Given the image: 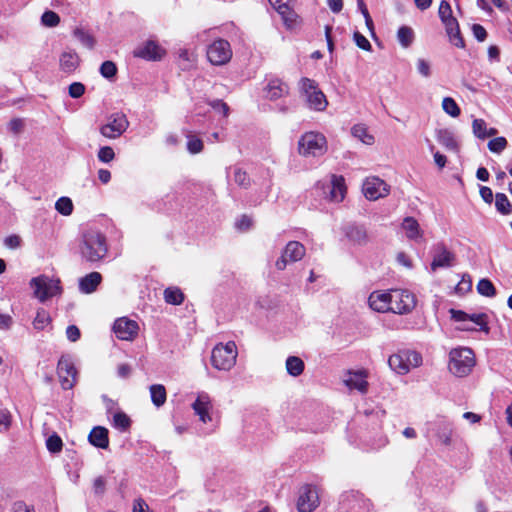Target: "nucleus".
Listing matches in <instances>:
<instances>
[{"label": "nucleus", "mask_w": 512, "mask_h": 512, "mask_svg": "<svg viewBox=\"0 0 512 512\" xmlns=\"http://www.w3.org/2000/svg\"><path fill=\"white\" fill-rule=\"evenodd\" d=\"M79 251L87 262L102 260L108 251L105 236L97 230L88 229L81 235Z\"/></svg>", "instance_id": "1"}, {"label": "nucleus", "mask_w": 512, "mask_h": 512, "mask_svg": "<svg viewBox=\"0 0 512 512\" xmlns=\"http://www.w3.org/2000/svg\"><path fill=\"white\" fill-rule=\"evenodd\" d=\"M475 364V354L469 347H457L449 352L448 369L456 377L469 375Z\"/></svg>", "instance_id": "2"}, {"label": "nucleus", "mask_w": 512, "mask_h": 512, "mask_svg": "<svg viewBox=\"0 0 512 512\" xmlns=\"http://www.w3.org/2000/svg\"><path fill=\"white\" fill-rule=\"evenodd\" d=\"M328 150L324 134L316 131L304 133L298 140V153L305 158H318Z\"/></svg>", "instance_id": "3"}, {"label": "nucleus", "mask_w": 512, "mask_h": 512, "mask_svg": "<svg viewBox=\"0 0 512 512\" xmlns=\"http://www.w3.org/2000/svg\"><path fill=\"white\" fill-rule=\"evenodd\" d=\"M422 364V355L419 352L410 349L399 350L388 358L389 367L399 375H406L412 369L418 368Z\"/></svg>", "instance_id": "4"}, {"label": "nucleus", "mask_w": 512, "mask_h": 512, "mask_svg": "<svg viewBox=\"0 0 512 512\" xmlns=\"http://www.w3.org/2000/svg\"><path fill=\"white\" fill-rule=\"evenodd\" d=\"M238 356L237 346L234 341L218 343L211 352V364L219 371H230L236 364Z\"/></svg>", "instance_id": "5"}, {"label": "nucleus", "mask_w": 512, "mask_h": 512, "mask_svg": "<svg viewBox=\"0 0 512 512\" xmlns=\"http://www.w3.org/2000/svg\"><path fill=\"white\" fill-rule=\"evenodd\" d=\"M300 91L304 95L308 107L315 111H324L328 101L324 93L318 89L314 80L302 78L300 81Z\"/></svg>", "instance_id": "6"}, {"label": "nucleus", "mask_w": 512, "mask_h": 512, "mask_svg": "<svg viewBox=\"0 0 512 512\" xmlns=\"http://www.w3.org/2000/svg\"><path fill=\"white\" fill-rule=\"evenodd\" d=\"M30 286L34 290V296L41 302H45L61 292L60 281L46 275L32 278Z\"/></svg>", "instance_id": "7"}, {"label": "nucleus", "mask_w": 512, "mask_h": 512, "mask_svg": "<svg viewBox=\"0 0 512 512\" xmlns=\"http://www.w3.org/2000/svg\"><path fill=\"white\" fill-rule=\"evenodd\" d=\"M57 374L61 387L72 389L77 383V370L70 355H62L57 364Z\"/></svg>", "instance_id": "8"}, {"label": "nucleus", "mask_w": 512, "mask_h": 512, "mask_svg": "<svg viewBox=\"0 0 512 512\" xmlns=\"http://www.w3.org/2000/svg\"><path fill=\"white\" fill-rule=\"evenodd\" d=\"M415 295L403 289L391 290V308L396 314H408L416 307Z\"/></svg>", "instance_id": "9"}, {"label": "nucleus", "mask_w": 512, "mask_h": 512, "mask_svg": "<svg viewBox=\"0 0 512 512\" xmlns=\"http://www.w3.org/2000/svg\"><path fill=\"white\" fill-rule=\"evenodd\" d=\"M207 58L213 65H224L232 58L230 43L224 39L213 41L207 48Z\"/></svg>", "instance_id": "10"}, {"label": "nucleus", "mask_w": 512, "mask_h": 512, "mask_svg": "<svg viewBox=\"0 0 512 512\" xmlns=\"http://www.w3.org/2000/svg\"><path fill=\"white\" fill-rule=\"evenodd\" d=\"M129 122L123 113L112 114L107 123L103 124L99 131L100 134L108 139L119 138L128 128Z\"/></svg>", "instance_id": "11"}, {"label": "nucleus", "mask_w": 512, "mask_h": 512, "mask_svg": "<svg viewBox=\"0 0 512 512\" xmlns=\"http://www.w3.org/2000/svg\"><path fill=\"white\" fill-rule=\"evenodd\" d=\"M305 253L306 249L300 242H288L281 256L275 262L276 269L283 271L289 263L300 261L305 256Z\"/></svg>", "instance_id": "12"}, {"label": "nucleus", "mask_w": 512, "mask_h": 512, "mask_svg": "<svg viewBox=\"0 0 512 512\" xmlns=\"http://www.w3.org/2000/svg\"><path fill=\"white\" fill-rule=\"evenodd\" d=\"M319 494L315 487L304 485L299 490L297 509L299 512H312L319 506Z\"/></svg>", "instance_id": "13"}, {"label": "nucleus", "mask_w": 512, "mask_h": 512, "mask_svg": "<svg viewBox=\"0 0 512 512\" xmlns=\"http://www.w3.org/2000/svg\"><path fill=\"white\" fill-rule=\"evenodd\" d=\"M362 192L368 200L376 201L389 194V186L378 177H368L363 182Z\"/></svg>", "instance_id": "14"}, {"label": "nucleus", "mask_w": 512, "mask_h": 512, "mask_svg": "<svg viewBox=\"0 0 512 512\" xmlns=\"http://www.w3.org/2000/svg\"><path fill=\"white\" fill-rule=\"evenodd\" d=\"M115 336L122 341H133L139 333V325L136 321L127 317H121L115 320L113 324Z\"/></svg>", "instance_id": "15"}, {"label": "nucleus", "mask_w": 512, "mask_h": 512, "mask_svg": "<svg viewBox=\"0 0 512 512\" xmlns=\"http://www.w3.org/2000/svg\"><path fill=\"white\" fill-rule=\"evenodd\" d=\"M191 407L195 415L198 416L200 422L207 424L212 421L211 412L213 410V403L212 398L207 392H198Z\"/></svg>", "instance_id": "16"}, {"label": "nucleus", "mask_w": 512, "mask_h": 512, "mask_svg": "<svg viewBox=\"0 0 512 512\" xmlns=\"http://www.w3.org/2000/svg\"><path fill=\"white\" fill-rule=\"evenodd\" d=\"M134 56L149 61H155L162 58L165 50L155 41L148 40L134 50Z\"/></svg>", "instance_id": "17"}, {"label": "nucleus", "mask_w": 512, "mask_h": 512, "mask_svg": "<svg viewBox=\"0 0 512 512\" xmlns=\"http://www.w3.org/2000/svg\"><path fill=\"white\" fill-rule=\"evenodd\" d=\"M450 314L451 318L457 322L471 321L478 325L481 331L485 332L486 334L489 333L487 315L484 313L467 314L461 310L451 309Z\"/></svg>", "instance_id": "18"}, {"label": "nucleus", "mask_w": 512, "mask_h": 512, "mask_svg": "<svg viewBox=\"0 0 512 512\" xmlns=\"http://www.w3.org/2000/svg\"><path fill=\"white\" fill-rule=\"evenodd\" d=\"M370 308L379 313L392 312L391 291H374L368 298Z\"/></svg>", "instance_id": "19"}, {"label": "nucleus", "mask_w": 512, "mask_h": 512, "mask_svg": "<svg viewBox=\"0 0 512 512\" xmlns=\"http://www.w3.org/2000/svg\"><path fill=\"white\" fill-rule=\"evenodd\" d=\"M346 191L347 188L344 177L341 175H331L328 194L329 200L336 203L341 202L345 198Z\"/></svg>", "instance_id": "20"}, {"label": "nucleus", "mask_w": 512, "mask_h": 512, "mask_svg": "<svg viewBox=\"0 0 512 512\" xmlns=\"http://www.w3.org/2000/svg\"><path fill=\"white\" fill-rule=\"evenodd\" d=\"M366 378L367 373L364 370L350 371L347 373L344 383L349 389H355L361 393H366L368 388Z\"/></svg>", "instance_id": "21"}, {"label": "nucleus", "mask_w": 512, "mask_h": 512, "mask_svg": "<svg viewBox=\"0 0 512 512\" xmlns=\"http://www.w3.org/2000/svg\"><path fill=\"white\" fill-rule=\"evenodd\" d=\"M401 229L409 240L420 242L423 238L424 232L413 217H405L401 223Z\"/></svg>", "instance_id": "22"}, {"label": "nucleus", "mask_w": 512, "mask_h": 512, "mask_svg": "<svg viewBox=\"0 0 512 512\" xmlns=\"http://www.w3.org/2000/svg\"><path fill=\"white\" fill-rule=\"evenodd\" d=\"M454 260V254L451 253L444 245H439L433 256L431 269L436 271L438 268L450 267Z\"/></svg>", "instance_id": "23"}, {"label": "nucleus", "mask_w": 512, "mask_h": 512, "mask_svg": "<svg viewBox=\"0 0 512 512\" xmlns=\"http://www.w3.org/2000/svg\"><path fill=\"white\" fill-rule=\"evenodd\" d=\"M265 97L269 100H277L289 93V87L280 79H271L264 89Z\"/></svg>", "instance_id": "24"}, {"label": "nucleus", "mask_w": 512, "mask_h": 512, "mask_svg": "<svg viewBox=\"0 0 512 512\" xmlns=\"http://www.w3.org/2000/svg\"><path fill=\"white\" fill-rule=\"evenodd\" d=\"M79 62V56L75 51H64L59 58V67L62 72L71 74L78 68Z\"/></svg>", "instance_id": "25"}, {"label": "nucleus", "mask_w": 512, "mask_h": 512, "mask_svg": "<svg viewBox=\"0 0 512 512\" xmlns=\"http://www.w3.org/2000/svg\"><path fill=\"white\" fill-rule=\"evenodd\" d=\"M437 141L448 151L457 153L459 145L452 131L448 129H439L436 131Z\"/></svg>", "instance_id": "26"}, {"label": "nucleus", "mask_w": 512, "mask_h": 512, "mask_svg": "<svg viewBox=\"0 0 512 512\" xmlns=\"http://www.w3.org/2000/svg\"><path fill=\"white\" fill-rule=\"evenodd\" d=\"M102 281L99 272H91L79 280V289L82 293L90 294L94 292Z\"/></svg>", "instance_id": "27"}, {"label": "nucleus", "mask_w": 512, "mask_h": 512, "mask_svg": "<svg viewBox=\"0 0 512 512\" xmlns=\"http://www.w3.org/2000/svg\"><path fill=\"white\" fill-rule=\"evenodd\" d=\"M276 11L280 14L282 21L287 29L292 30L300 25V17L290 8L289 5H280L279 9Z\"/></svg>", "instance_id": "28"}, {"label": "nucleus", "mask_w": 512, "mask_h": 512, "mask_svg": "<svg viewBox=\"0 0 512 512\" xmlns=\"http://www.w3.org/2000/svg\"><path fill=\"white\" fill-rule=\"evenodd\" d=\"M89 441L98 448H107L109 445L108 430L101 426L94 427L89 434Z\"/></svg>", "instance_id": "29"}, {"label": "nucleus", "mask_w": 512, "mask_h": 512, "mask_svg": "<svg viewBox=\"0 0 512 512\" xmlns=\"http://www.w3.org/2000/svg\"><path fill=\"white\" fill-rule=\"evenodd\" d=\"M346 236L357 245H364L368 242V234L363 226H349L346 230Z\"/></svg>", "instance_id": "30"}, {"label": "nucleus", "mask_w": 512, "mask_h": 512, "mask_svg": "<svg viewBox=\"0 0 512 512\" xmlns=\"http://www.w3.org/2000/svg\"><path fill=\"white\" fill-rule=\"evenodd\" d=\"M473 134L479 139H485L497 134V129L488 128L483 119H474L472 122Z\"/></svg>", "instance_id": "31"}, {"label": "nucleus", "mask_w": 512, "mask_h": 512, "mask_svg": "<svg viewBox=\"0 0 512 512\" xmlns=\"http://www.w3.org/2000/svg\"><path fill=\"white\" fill-rule=\"evenodd\" d=\"M151 401L157 408L163 406L167 399L166 388L162 384H153L149 387Z\"/></svg>", "instance_id": "32"}, {"label": "nucleus", "mask_w": 512, "mask_h": 512, "mask_svg": "<svg viewBox=\"0 0 512 512\" xmlns=\"http://www.w3.org/2000/svg\"><path fill=\"white\" fill-rule=\"evenodd\" d=\"M305 364L297 356H289L286 359V370L287 373L293 377L301 375L304 371Z\"/></svg>", "instance_id": "33"}, {"label": "nucleus", "mask_w": 512, "mask_h": 512, "mask_svg": "<svg viewBox=\"0 0 512 512\" xmlns=\"http://www.w3.org/2000/svg\"><path fill=\"white\" fill-rule=\"evenodd\" d=\"M73 36L87 49H93L96 44L95 38L83 28H75L73 30Z\"/></svg>", "instance_id": "34"}, {"label": "nucleus", "mask_w": 512, "mask_h": 512, "mask_svg": "<svg viewBox=\"0 0 512 512\" xmlns=\"http://www.w3.org/2000/svg\"><path fill=\"white\" fill-rule=\"evenodd\" d=\"M352 135L359 139L366 145H372L374 143V137L368 132V129L363 124H356L351 129Z\"/></svg>", "instance_id": "35"}, {"label": "nucleus", "mask_w": 512, "mask_h": 512, "mask_svg": "<svg viewBox=\"0 0 512 512\" xmlns=\"http://www.w3.org/2000/svg\"><path fill=\"white\" fill-rule=\"evenodd\" d=\"M397 40L403 48H408L414 41L412 28L401 26L397 31Z\"/></svg>", "instance_id": "36"}, {"label": "nucleus", "mask_w": 512, "mask_h": 512, "mask_svg": "<svg viewBox=\"0 0 512 512\" xmlns=\"http://www.w3.org/2000/svg\"><path fill=\"white\" fill-rule=\"evenodd\" d=\"M164 299L168 304L180 305L184 301V295L179 288L170 287L165 289Z\"/></svg>", "instance_id": "37"}, {"label": "nucleus", "mask_w": 512, "mask_h": 512, "mask_svg": "<svg viewBox=\"0 0 512 512\" xmlns=\"http://www.w3.org/2000/svg\"><path fill=\"white\" fill-rule=\"evenodd\" d=\"M495 206L499 213L508 215L511 213V204L507 196L503 193H497L495 196Z\"/></svg>", "instance_id": "38"}, {"label": "nucleus", "mask_w": 512, "mask_h": 512, "mask_svg": "<svg viewBox=\"0 0 512 512\" xmlns=\"http://www.w3.org/2000/svg\"><path fill=\"white\" fill-rule=\"evenodd\" d=\"M442 108L449 116L456 118L461 111L456 101L451 97H445L442 101Z\"/></svg>", "instance_id": "39"}, {"label": "nucleus", "mask_w": 512, "mask_h": 512, "mask_svg": "<svg viewBox=\"0 0 512 512\" xmlns=\"http://www.w3.org/2000/svg\"><path fill=\"white\" fill-rule=\"evenodd\" d=\"M55 209L64 216H69L73 212L72 200L68 197H61L55 203Z\"/></svg>", "instance_id": "40"}, {"label": "nucleus", "mask_w": 512, "mask_h": 512, "mask_svg": "<svg viewBox=\"0 0 512 512\" xmlns=\"http://www.w3.org/2000/svg\"><path fill=\"white\" fill-rule=\"evenodd\" d=\"M131 425L130 418L123 412H117L113 416V426L121 431H126Z\"/></svg>", "instance_id": "41"}, {"label": "nucleus", "mask_w": 512, "mask_h": 512, "mask_svg": "<svg viewBox=\"0 0 512 512\" xmlns=\"http://www.w3.org/2000/svg\"><path fill=\"white\" fill-rule=\"evenodd\" d=\"M477 291L479 294L486 297H493L496 294V289L493 283L488 279H481L477 284Z\"/></svg>", "instance_id": "42"}, {"label": "nucleus", "mask_w": 512, "mask_h": 512, "mask_svg": "<svg viewBox=\"0 0 512 512\" xmlns=\"http://www.w3.org/2000/svg\"><path fill=\"white\" fill-rule=\"evenodd\" d=\"M50 320L48 312L44 309H39L33 320V326L37 330H43L50 323Z\"/></svg>", "instance_id": "43"}, {"label": "nucleus", "mask_w": 512, "mask_h": 512, "mask_svg": "<svg viewBox=\"0 0 512 512\" xmlns=\"http://www.w3.org/2000/svg\"><path fill=\"white\" fill-rule=\"evenodd\" d=\"M507 147L505 137H496L488 142V149L493 153H501Z\"/></svg>", "instance_id": "44"}, {"label": "nucleus", "mask_w": 512, "mask_h": 512, "mask_svg": "<svg viewBox=\"0 0 512 512\" xmlns=\"http://www.w3.org/2000/svg\"><path fill=\"white\" fill-rule=\"evenodd\" d=\"M417 72L424 78H429L432 74L430 61L424 58H418L416 61Z\"/></svg>", "instance_id": "45"}, {"label": "nucleus", "mask_w": 512, "mask_h": 512, "mask_svg": "<svg viewBox=\"0 0 512 512\" xmlns=\"http://www.w3.org/2000/svg\"><path fill=\"white\" fill-rule=\"evenodd\" d=\"M42 24L47 27H55L60 22V17L53 11H46L41 17Z\"/></svg>", "instance_id": "46"}, {"label": "nucleus", "mask_w": 512, "mask_h": 512, "mask_svg": "<svg viewBox=\"0 0 512 512\" xmlns=\"http://www.w3.org/2000/svg\"><path fill=\"white\" fill-rule=\"evenodd\" d=\"M46 446L52 453L60 452L63 446L62 439L56 434L51 435L46 441Z\"/></svg>", "instance_id": "47"}, {"label": "nucleus", "mask_w": 512, "mask_h": 512, "mask_svg": "<svg viewBox=\"0 0 512 512\" xmlns=\"http://www.w3.org/2000/svg\"><path fill=\"white\" fill-rule=\"evenodd\" d=\"M234 181L241 187L247 188L250 185V178L248 174L241 168H236L234 171Z\"/></svg>", "instance_id": "48"}, {"label": "nucleus", "mask_w": 512, "mask_h": 512, "mask_svg": "<svg viewBox=\"0 0 512 512\" xmlns=\"http://www.w3.org/2000/svg\"><path fill=\"white\" fill-rule=\"evenodd\" d=\"M98 159L103 163H109L115 158V153L112 147L104 146L98 151Z\"/></svg>", "instance_id": "49"}, {"label": "nucleus", "mask_w": 512, "mask_h": 512, "mask_svg": "<svg viewBox=\"0 0 512 512\" xmlns=\"http://www.w3.org/2000/svg\"><path fill=\"white\" fill-rule=\"evenodd\" d=\"M117 72L116 65L112 61H105L100 67V73L103 77L110 79L115 76Z\"/></svg>", "instance_id": "50"}, {"label": "nucleus", "mask_w": 512, "mask_h": 512, "mask_svg": "<svg viewBox=\"0 0 512 512\" xmlns=\"http://www.w3.org/2000/svg\"><path fill=\"white\" fill-rule=\"evenodd\" d=\"M253 226V220L248 215H242L235 222V227L240 231H248Z\"/></svg>", "instance_id": "51"}, {"label": "nucleus", "mask_w": 512, "mask_h": 512, "mask_svg": "<svg viewBox=\"0 0 512 512\" xmlns=\"http://www.w3.org/2000/svg\"><path fill=\"white\" fill-rule=\"evenodd\" d=\"M438 13L442 22L453 18L451 6L445 0L440 3Z\"/></svg>", "instance_id": "52"}, {"label": "nucleus", "mask_w": 512, "mask_h": 512, "mask_svg": "<svg viewBox=\"0 0 512 512\" xmlns=\"http://www.w3.org/2000/svg\"><path fill=\"white\" fill-rule=\"evenodd\" d=\"M187 149L190 153L196 154L203 150V142L196 137H190L187 142Z\"/></svg>", "instance_id": "53"}, {"label": "nucleus", "mask_w": 512, "mask_h": 512, "mask_svg": "<svg viewBox=\"0 0 512 512\" xmlns=\"http://www.w3.org/2000/svg\"><path fill=\"white\" fill-rule=\"evenodd\" d=\"M72 98H80L85 93V86L81 82H73L68 89Z\"/></svg>", "instance_id": "54"}, {"label": "nucleus", "mask_w": 512, "mask_h": 512, "mask_svg": "<svg viewBox=\"0 0 512 512\" xmlns=\"http://www.w3.org/2000/svg\"><path fill=\"white\" fill-rule=\"evenodd\" d=\"M353 38H354L356 45L359 48H361L365 51H371L372 46H371L370 42L368 41V39L364 35H362L359 32H355L353 35Z\"/></svg>", "instance_id": "55"}, {"label": "nucleus", "mask_w": 512, "mask_h": 512, "mask_svg": "<svg viewBox=\"0 0 512 512\" xmlns=\"http://www.w3.org/2000/svg\"><path fill=\"white\" fill-rule=\"evenodd\" d=\"M11 426V414L7 409H0V430L7 431Z\"/></svg>", "instance_id": "56"}, {"label": "nucleus", "mask_w": 512, "mask_h": 512, "mask_svg": "<svg viewBox=\"0 0 512 512\" xmlns=\"http://www.w3.org/2000/svg\"><path fill=\"white\" fill-rule=\"evenodd\" d=\"M447 35L449 37L450 42L454 46H456L458 48H464L465 43H464L463 38L461 37L460 29L459 28H457L456 30L452 31L451 33H447Z\"/></svg>", "instance_id": "57"}, {"label": "nucleus", "mask_w": 512, "mask_h": 512, "mask_svg": "<svg viewBox=\"0 0 512 512\" xmlns=\"http://www.w3.org/2000/svg\"><path fill=\"white\" fill-rule=\"evenodd\" d=\"M429 150L431 153H433L434 162L435 164L440 168H444L447 162L446 156L441 154L438 151H435V146L433 144L429 145Z\"/></svg>", "instance_id": "58"}, {"label": "nucleus", "mask_w": 512, "mask_h": 512, "mask_svg": "<svg viewBox=\"0 0 512 512\" xmlns=\"http://www.w3.org/2000/svg\"><path fill=\"white\" fill-rule=\"evenodd\" d=\"M132 512H152L149 505L142 498L133 501Z\"/></svg>", "instance_id": "59"}, {"label": "nucleus", "mask_w": 512, "mask_h": 512, "mask_svg": "<svg viewBox=\"0 0 512 512\" xmlns=\"http://www.w3.org/2000/svg\"><path fill=\"white\" fill-rule=\"evenodd\" d=\"M23 127H24V122L22 119L20 118H14L12 119L9 124H8V128L9 130L14 133V134H19L22 132L23 130Z\"/></svg>", "instance_id": "60"}, {"label": "nucleus", "mask_w": 512, "mask_h": 512, "mask_svg": "<svg viewBox=\"0 0 512 512\" xmlns=\"http://www.w3.org/2000/svg\"><path fill=\"white\" fill-rule=\"evenodd\" d=\"M472 32L474 37L480 42H483L487 37L485 28L480 24H474L472 26Z\"/></svg>", "instance_id": "61"}, {"label": "nucleus", "mask_w": 512, "mask_h": 512, "mask_svg": "<svg viewBox=\"0 0 512 512\" xmlns=\"http://www.w3.org/2000/svg\"><path fill=\"white\" fill-rule=\"evenodd\" d=\"M105 486H106V481H105L104 477H102V476L97 477L93 482L94 493L97 495H102L105 492Z\"/></svg>", "instance_id": "62"}, {"label": "nucleus", "mask_w": 512, "mask_h": 512, "mask_svg": "<svg viewBox=\"0 0 512 512\" xmlns=\"http://www.w3.org/2000/svg\"><path fill=\"white\" fill-rule=\"evenodd\" d=\"M80 330L75 325H70L66 329V336L71 342H76L80 338Z\"/></svg>", "instance_id": "63"}, {"label": "nucleus", "mask_w": 512, "mask_h": 512, "mask_svg": "<svg viewBox=\"0 0 512 512\" xmlns=\"http://www.w3.org/2000/svg\"><path fill=\"white\" fill-rule=\"evenodd\" d=\"M13 512H35L34 508L23 501H16L12 506Z\"/></svg>", "instance_id": "64"}]
</instances>
